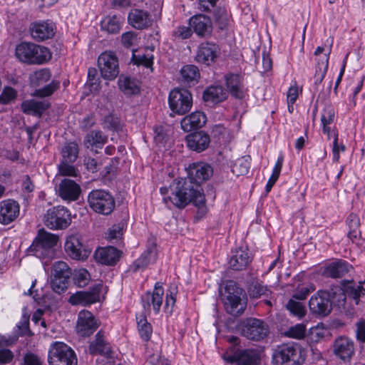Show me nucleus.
<instances>
[{
	"instance_id": "nucleus-1",
	"label": "nucleus",
	"mask_w": 365,
	"mask_h": 365,
	"mask_svg": "<svg viewBox=\"0 0 365 365\" xmlns=\"http://www.w3.org/2000/svg\"><path fill=\"white\" fill-rule=\"evenodd\" d=\"M187 174V178L175 180L170 185L173 196L170 197V200L175 207L181 209L190 202L198 207H203L205 197L200 183L212 175V168L205 163H194L190 165Z\"/></svg>"
},
{
	"instance_id": "nucleus-2",
	"label": "nucleus",
	"mask_w": 365,
	"mask_h": 365,
	"mask_svg": "<svg viewBox=\"0 0 365 365\" xmlns=\"http://www.w3.org/2000/svg\"><path fill=\"white\" fill-rule=\"evenodd\" d=\"M346 297L341 286L334 285L328 290H319L312 296L309 301L310 312L318 317H327L331 310L333 304L340 307L345 304Z\"/></svg>"
},
{
	"instance_id": "nucleus-3",
	"label": "nucleus",
	"mask_w": 365,
	"mask_h": 365,
	"mask_svg": "<svg viewBox=\"0 0 365 365\" xmlns=\"http://www.w3.org/2000/svg\"><path fill=\"white\" fill-rule=\"evenodd\" d=\"M15 54L21 62L28 65H41L51 58V53L48 48L30 42L17 45Z\"/></svg>"
},
{
	"instance_id": "nucleus-4",
	"label": "nucleus",
	"mask_w": 365,
	"mask_h": 365,
	"mask_svg": "<svg viewBox=\"0 0 365 365\" xmlns=\"http://www.w3.org/2000/svg\"><path fill=\"white\" fill-rule=\"evenodd\" d=\"M273 365H301L300 346L294 342L283 343L272 351Z\"/></svg>"
},
{
	"instance_id": "nucleus-5",
	"label": "nucleus",
	"mask_w": 365,
	"mask_h": 365,
	"mask_svg": "<svg viewBox=\"0 0 365 365\" xmlns=\"http://www.w3.org/2000/svg\"><path fill=\"white\" fill-rule=\"evenodd\" d=\"M88 203L96 213L108 215L115 209V201L110 192L104 190H93L88 195Z\"/></svg>"
},
{
	"instance_id": "nucleus-6",
	"label": "nucleus",
	"mask_w": 365,
	"mask_h": 365,
	"mask_svg": "<svg viewBox=\"0 0 365 365\" xmlns=\"http://www.w3.org/2000/svg\"><path fill=\"white\" fill-rule=\"evenodd\" d=\"M48 362L49 365H77V358L70 346L56 341L49 348Z\"/></svg>"
},
{
	"instance_id": "nucleus-7",
	"label": "nucleus",
	"mask_w": 365,
	"mask_h": 365,
	"mask_svg": "<svg viewBox=\"0 0 365 365\" xmlns=\"http://www.w3.org/2000/svg\"><path fill=\"white\" fill-rule=\"evenodd\" d=\"M225 292L227 295L224 304L227 312L233 316L242 314L246 307V303L242 299L243 289L234 281H228L225 285Z\"/></svg>"
},
{
	"instance_id": "nucleus-8",
	"label": "nucleus",
	"mask_w": 365,
	"mask_h": 365,
	"mask_svg": "<svg viewBox=\"0 0 365 365\" xmlns=\"http://www.w3.org/2000/svg\"><path fill=\"white\" fill-rule=\"evenodd\" d=\"M43 222L49 229L65 230L71 223V215L66 207L60 205L54 206L47 210L43 217Z\"/></svg>"
},
{
	"instance_id": "nucleus-9",
	"label": "nucleus",
	"mask_w": 365,
	"mask_h": 365,
	"mask_svg": "<svg viewBox=\"0 0 365 365\" xmlns=\"http://www.w3.org/2000/svg\"><path fill=\"white\" fill-rule=\"evenodd\" d=\"M72 270L63 261L55 262L51 267V287L58 294L65 292L68 287Z\"/></svg>"
},
{
	"instance_id": "nucleus-10",
	"label": "nucleus",
	"mask_w": 365,
	"mask_h": 365,
	"mask_svg": "<svg viewBox=\"0 0 365 365\" xmlns=\"http://www.w3.org/2000/svg\"><path fill=\"white\" fill-rule=\"evenodd\" d=\"M58 242V237L45 231L39 232L31 245V251L39 258H50L53 255V247Z\"/></svg>"
},
{
	"instance_id": "nucleus-11",
	"label": "nucleus",
	"mask_w": 365,
	"mask_h": 365,
	"mask_svg": "<svg viewBox=\"0 0 365 365\" xmlns=\"http://www.w3.org/2000/svg\"><path fill=\"white\" fill-rule=\"evenodd\" d=\"M240 334L248 339L260 341L269 333V327L266 322L256 318L244 320L239 327Z\"/></svg>"
},
{
	"instance_id": "nucleus-12",
	"label": "nucleus",
	"mask_w": 365,
	"mask_h": 365,
	"mask_svg": "<svg viewBox=\"0 0 365 365\" xmlns=\"http://www.w3.org/2000/svg\"><path fill=\"white\" fill-rule=\"evenodd\" d=\"M168 103L170 110L174 113L184 115L191 109L192 94L187 89H173L169 94Z\"/></svg>"
},
{
	"instance_id": "nucleus-13",
	"label": "nucleus",
	"mask_w": 365,
	"mask_h": 365,
	"mask_svg": "<svg viewBox=\"0 0 365 365\" xmlns=\"http://www.w3.org/2000/svg\"><path fill=\"white\" fill-rule=\"evenodd\" d=\"M98 65L101 76L107 80H113L119 74L118 60L111 51L101 53L98 59Z\"/></svg>"
},
{
	"instance_id": "nucleus-14",
	"label": "nucleus",
	"mask_w": 365,
	"mask_h": 365,
	"mask_svg": "<svg viewBox=\"0 0 365 365\" xmlns=\"http://www.w3.org/2000/svg\"><path fill=\"white\" fill-rule=\"evenodd\" d=\"M99 327V323L93 314L87 310L81 311L78 316L76 331L81 336H88Z\"/></svg>"
},
{
	"instance_id": "nucleus-15",
	"label": "nucleus",
	"mask_w": 365,
	"mask_h": 365,
	"mask_svg": "<svg viewBox=\"0 0 365 365\" xmlns=\"http://www.w3.org/2000/svg\"><path fill=\"white\" fill-rule=\"evenodd\" d=\"M102 287L101 284H96L89 291L77 292L70 297L68 302L73 305L86 306L93 304L99 301Z\"/></svg>"
},
{
	"instance_id": "nucleus-16",
	"label": "nucleus",
	"mask_w": 365,
	"mask_h": 365,
	"mask_svg": "<svg viewBox=\"0 0 365 365\" xmlns=\"http://www.w3.org/2000/svg\"><path fill=\"white\" fill-rule=\"evenodd\" d=\"M55 29V25L49 20L38 21L30 24L29 31L34 40L43 41L54 36Z\"/></svg>"
},
{
	"instance_id": "nucleus-17",
	"label": "nucleus",
	"mask_w": 365,
	"mask_h": 365,
	"mask_svg": "<svg viewBox=\"0 0 365 365\" xmlns=\"http://www.w3.org/2000/svg\"><path fill=\"white\" fill-rule=\"evenodd\" d=\"M224 359L235 365H257L260 361L259 354L253 350H240L234 354L226 353Z\"/></svg>"
},
{
	"instance_id": "nucleus-18",
	"label": "nucleus",
	"mask_w": 365,
	"mask_h": 365,
	"mask_svg": "<svg viewBox=\"0 0 365 365\" xmlns=\"http://www.w3.org/2000/svg\"><path fill=\"white\" fill-rule=\"evenodd\" d=\"M332 351L336 357L348 362L354 354V342L347 337L339 336L334 340Z\"/></svg>"
},
{
	"instance_id": "nucleus-19",
	"label": "nucleus",
	"mask_w": 365,
	"mask_h": 365,
	"mask_svg": "<svg viewBox=\"0 0 365 365\" xmlns=\"http://www.w3.org/2000/svg\"><path fill=\"white\" fill-rule=\"evenodd\" d=\"M20 213V205L14 200L8 199L0 202V223L9 225L16 220Z\"/></svg>"
},
{
	"instance_id": "nucleus-20",
	"label": "nucleus",
	"mask_w": 365,
	"mask_h": 365,
	"mask_svg": "<svg viewBox=\"0 0 365 365\" xmlns=\"http://www.w3.org/2000/svg\"><path fill=\"white\" fill-rule=\"evenodd\" d=\"M64 248L66 253L72 259L78 260L86 259L91 252L90 250L85 248L78 235H70L68 237Z\"/></svg>"
},
{
	"instance_id": "nucleus-21",
	"label": "nucleus",
	"mask_w": 365,
	"mask_h": 365,
	"mask_svg": "<svg viewBox=\"0 0 365 365\" xmlns=\"http://www.w3.org/2000/svg\"><path fill=\"white\" fill-rule=\"evenodd\" d=\"M219 48L210 42L201 43L197 49L195 61L198 63L210 66L217 57Z\"/></svg>"
},
{
	"instance_id": "nucleus-22",
	"label": "nucleus",
	"mask_w": 365,
	"mask_h": 365,
	"mask_svg": "<svg viewBox=\"0 0 365 365\" xmlns=\"http://www.w3.org/2000/svg\"><path fill=\"white\" fill-rule=\"evenodd\" d=\"M163 294L164 289L162 287V284L160 282H156L153 292H148L142 297L143 307L145 311L149 312L152 306L154 312L158 313L163 304Z\"/></svg>"
},
{
	"instance_id": "nucleus-23",
	"label": "nucleus",
	"mask_w": 365,
	"mask_h": 365,
	"mask_svg": "<svg viewBox=\"0 0 365 365\" xmlns=\"http://www.w3.org/2000/svg\"><path fill=\"white\" fill-rule=\"evenodd\" d=\"M81 189L74 180L65 178L58 185L57 192L65 201L71 202L78 199Z\"/></svg>"
},
{
	"instance_id": "nucleus-24",
	"label": "nucleus",
	"mask_w": 365,
	"mask_h": 365,
	"mask_svg": "<svg viewBox=\"0 0 365 365\" xmlns=\"http://www.w3.org/2000/svg\"><path fill=\"white\" fill-rule=\"evenodd\" d=\"M122 252L111 246L98 248L94 253L95 260L101 264L113 266L121 257Z\"/></svg>"
},
{
	"instance_id": "nucleus-25",
	"label": "nucleus",
	"mask_w": 365,
	"mask_h": 365,
	"mask_svg": "<svg viewBox=\"0 0 365 365\" xmlns=\"http://www.w3.org/2000/svg\"><path fill=\"white\" fill-rule=\"evenodd\" d=\"M189 25L198 36L205 37L210 36L212 31L210 19L204 14H197L192 16L189 20Z\"/></svg>"
},
{
	"instance_id": "nucleus-26",
	"label": "nucleus",
	"mask_w": 365,
	"mask_h": 365,
	"mask_svg": "<svg viewBox=\"0 0 365 365\" xmlns=\"http://www.w3.org/2000/svg\"><path fill=\"white\" fill-rule=\"evenodd\" d=\"M185 140L187 147L197 153L205 150L210 143V135L202 130L187 135Z\"/></svg>"
},
{
	"instance_id": "nucleus-27",
	"label": "nucleus",
	"mask_w": 365,
	"mask_h": 365,
	"mask_svg": "<svg viewBox=\"0 0 365 365\" xmlns=\"http://www.w3.org/2000/svg\"><path fill=\"white\" fill-rule=\"evenodd\" d=\"M129 24L136 29H147L152 25V18L147 11L133 9L128 14Z\"/></svg>"
},
{
	"instance_id": "nucleus-28",
	"label": "nucleus",
	"mask_w": 365,
	"mask_h": 365,
	"mask_svg": "<svg viewBox=\"0 0 365 365\" xmlns=\"http://www.w3.org/2000/svg\"><path fill=\"white\" fill-rule=\"evenodd\" d=\"M250 262L251 257L248 250L240 247L232 252L228 264L232 269L241 271L246 269Z\"/></svg>"
},
{
	"instance_id": "nucleus-29",
	"label": "nucleus",
	"mask_w": 365,
	"mask_h": 365,
	"mask_svg": "<svg viewBox=\"0 0 365 365\" xmlns=\"http://www.w3.org/2000/svg\"><path fill=\"white\" fill-rule=\"evenodd\" d=\"M157 258V250L155 245L147 250L130 265V269L134 272L145 269L150 264L154 263Z\"/></svg>"
},
{
	"instance_id": "nucleus-30",
	"label": "nucleus",
	"mask_w": 365,
	"mask_h": 365,
	"mask_svg": "<svg viewBox=\"0 0 365 365\" xmlns=\"http://www.w3.org/2000/svg\"><path fill=\"white\" fill-rule=\"evenodd\" d=\"M204 113L195 111L183 118L180 122L182 129L185 132L202 128L206 123Z\"/></svg>"
},
{
	"instance_id": "nucleus-31",
	"label": "nucleus",
	"mask_w": 365,
	"mask_h": 365,
	"mask_svg": "<svg viewBox=\"0 0 365 365\" xmlns=\"http://www.w3.org/2000/svg\"><path fill=\"white\" fill-rule=\"evenodd\" d=\"M50 107V103L46 100L36 101L34 99L24 101L21 108L24 113L41 117L43 112Z\"/></svg>"
},
{
	"instance_id": "nucleus-32",
	"label": "nucleus",
	"mask_w": 365,
	"mask_h": 365,
	"mask_svg": "<svg viewBox=\"0 0 365 365\" xmlns=\"http://www.w3.org/2000/svg\"><path fill=\"white\" fill-rule=\"evenodd\" d=\"M227 91L219 85L210 86L203 92L202 98L205 102L210 103H219L227 99Z\"/></svg>"
},
{
	"instance_id": "nucleus-33",
	"label": "nucleus",
	"mask_w": 365,
	"mask_h": 365,
	"mask_svg": "<svg viewBox=\"0 0 365 365\" xmlns=\"http://www.w3.org/2000/svg\"><path fill=\"white\" fill-rule=\"evenodd\" d=\"M108 141V136L101 130H93L87 133L83 144L87 149H101Z\"/></svg>"
},
{
	"instance_id": "nucleus-34",
	"label": "nucleus",
	"mask_w": 365,
	"mask_h": 365,
	"mask_svg": "<svg viewBox=\"0 0 365 365\" xmlns=\"http://www.w3.org/2000/svg\"><path fill=\"white\" fill-rule=\"evenodd\" d=\"M351 266L344 260L331 262L327 266L324 274L333 279L341 278L348 273Z\"/></svg>"
},
{
	"instance_id": "nucleus-35",
	"label": "nucleus",
	"mask_w": 365,
	"mask_h": 365,
	"mask_svg": "<svg viewBox=\"0 0 365 365\" xmlns=\"http://www.w3.org/2000/svg\"><path fill=\"white\" fill-rule=\"evenodd\" d=\"M89 352L91 354H101L107 357H111V349L104 339L101 331H98L96 335V339L89 345Z\"/></svg>"
},
{
	"instance_id": "nucleus-36",
	"label": "nucleus",
	"mask_w": 365,
	"mask_h": 365,
	"mask_svg": "<svg viewBox=\"0 0 365 365\" xmlns=\"http://www.w3.org/2000/svg\"><path fill=\"white\" fill-rule=\"evenodd\" d=\"M225 82L230 94L238 99L244 97L241 77L238 74L230 73L225 76Z\"/></svg>"
},
{
	"instance_id": "nucleus-37",
	"label": "nucleus",
	"mask_w": 365,
	"mask_h": 365,
	"mask_svg": "<svg viewBox=\"0 0 365 365\" xmlns=\"http://www.w3.org/2000/svg\"><path fill=\"white\" fill-rule=\"evenodd\" d=\"M331 51V48H329L327 53H324L322 56L318 58L314 76L316 89H317L318 86L322 82L328 70L329 58Z\"/></svg>"
},
{
	"instance_id": "nucleus-38",
	"label": "nucleus",
	"mask_w": 365,
	"mask_h": 365,
	"mask_svg": "<svg viewBox=\"0 0 365 365\" xmlns=\"http://www.w3.org/2000/svg\"><path fill=\"white\" fill-rule=\"evenodd\" d=\"M181 81L185 85H195L200 77V71L195 65H185L180 70Z\"/></svg>"
},
{
	"instance_id": "nucleus-39",
	"label": "nucleus",
	"mask_w": 365,
	"mask_h": 365,
	"mask_svg": "<svg viewBox=\"0 0 365 365\" xmlns=\"http://www.w3.org/2000/svg\"><path fill=\"white\" fill-rule=\"evenodd\" d=\"M346 225L349 227L347 237L353 242H356L361 237L360 220L357 215L351 213L346 219Z\"/></svg>"
},
{
	"instance_id": "nucleus-40",
	"label": "nucleus",
	"mask_w": 365,
	"mask_h": 365,
	"mask_svg": "<svg viewBox=\"0 0 365 365\" xmlns=\"http://www.w3.org/2000/svg\"><path fill=\"white\" fill-rule=\"evenodd\" d=\"M136 322L138 331L141 339L145 341H149L153 333V328L148 322L146 317L143 314L136 316Z\"/></svg>"
},
{
	"instance_id": "nucleus-41",
	"label": "nucleus",
	"mask_w": 365,
	"mask_h": 365,
	"mask_svg": "<svg viewBox=\"0 0 365 365\" xmlns=\"http://www.w3.org/2000/svg\"><path fill=\"white\" fill-rule=\"evenodd\" d=\"M101 27L108 34H117L120 29V18L115 15L106 16L101 21Z\"/></svg>"
},
{
	"instance_id": "nucleus-42",
	"label": "nucleus",
	"mask_w": 365,
	"mask_h": 365,
	"mask_svg": "<svg viewBox=\"0 0 365 365\" xmlns=\"http://www.w3.org/2000/svg\"><path fill=\"white\" fill-rule=\"evenodd\" d=\"M51 73L48 68H41L30 75V83L33 86H40L50 80Z\"/></svg>"
},
{
	"instance_id": "nucleus-43",
	"label": "nucleus",
	"mask_w": 365,
	"mask_h": 365,
	"mask_svg": "<svg viewBox=\"0 0 365 365\" xmlns=\"http://www.w3.org/2000/svg\"><path fill=\"white\" fill-rule=\"evenodd\" d=\"M213 17L220 29H224L227 27L230 15L226 8L216 7L213 11Z\"/></svg>"
},
{
	"instance_id": "nucleus-44",
	"label": "nucleus",
	"mask_w": 365,
	"mask_h": 365,
	"mask_svg": "<svg viewBox=\"0 0 365 365\" xmlns=\"http://www.w3.org/2000/svg\"><path fill=\"white\" fill-rule=\"evenodd\" d=\"M78 145L76 143H66L61 149L63 160L75 162L78 158Z\"/></svg>"
},
{
	"instance_id": "nucleus-45",
	"label": "nucleus",
	"mask_w": 365,
	"mask_h": 365,
	"mask_svg": "<svg viewBox=\"0 0 365 365\" xmlns=\"http://www.w3.org/2000/svg\"><path fill=\"white\" fill-rule=\"evenodd\" d=\"M118 83L120 89L126 95L135 94L139 91L138 87L130 77L120 76Z\"/></svg>"
},
{
	"instance_id": "nucleus-46",
	"label": "nucleus",
	"mask_w": 365,
	"mask_h": 365,
	"mask_svg": "<svg viewBox=\"0 0 365 365\" xmlns=\"http://www.w3.org/2000/svg\"><path fill=\"white\" fill-rule=\"evenodd\" d=\"M286 308L289 311L292 315L297 317L298 318L304 317L307 313L306 307L303 302H299L293 298H291L287 302Z\"/></svg>"
},
{
	"instance_id": "nucleus-47",
	"label": "nucleus",
	"mask_w": 365,
	"mask_h": 365,
	"mask_svg": "<svg viewBox=\"0 0 365 365\" xmlns=\"http://www.w3.org/2000/svg\"><path fill=\"white\" fill-rule=\"evenodd\" d=\"M306 325L301 323L292 326L284 332V335L289 338L302 339L306 336Z\"/></svg>"
},
{
	"instance_id": "nucleus-48",
	"label": "nucleus",
	"mask_w": 365,
	"mask_h": 365,
	"mask_svg": "<svg viewBox=\"0 0 365 365\" xmlns=\"http://www.w3.org/2000/svg\"><path fill=\"white\" fill-rule=\"evenodd\" d=\"M283 162H284V157L282 155H280L278 157L277 160L275 163V165L273 168L272 173L267 182L266 191L267 192L271 190L272 187L274 186V185L278 180L279 176L280 175L282 168Z\"/></svg>"
},
{
	"instance_id": "nucleus-49",
	"label": "nucleus",
	"mask_w": 365,
	"mask_h": 365,
	"mask_svg": "<svg viewBox=\"0 0 365 365\" xmlns=\"http://www.w3.org/2000/svg\"><path fill=\"white\" fill-rule=\"evenodd\" d=\"M73 280L77 287H84L88 284L91 275L86 269H81L74 272Z\"/></svg>"
},
{
	"instance_id": "nucleus-50",
	"label": "nucleus",
	"mask_w": 365,
	"mask_h": 365,
	"mask_svg": "<svg viewBox=\"0 0 365 365\" xmlns=\"http://www.w3.org/2000/svg\"><path fill=\"white\" fill-rule=\"evenodd\" d=\"M86 85L92 92H98L100 90V79L98 78V71L96 68H90L88 69Z\"/></svg>"
},
{
	"instance_id": "nucleus-51",
	"label": "nucleus",
	"mask_w": 365,
	"mask_h": 365,
	"mask_svg": "<svg viewBox=\"0 0 365 365\" xmlns=\"http://www.w3.org/2000/svg\"><path fill=\"white\" fill-rule=\"evenodd\" d=\"M59 86V81H52L49 84L45 86L44 87L39 89H36L33 95L34 96L41 98L50 96L55 91L58 89Z\"/></svg>"
},
{
	"instance_id": "nucleus-52",
	"label": "nucleus",
	"mask_w": 365,
	"mask_h": 365,
	"mask_svg": "<svg viewBox=\"0 0 365 365\" xmlns=\"http://www.w3.org/2000/svg\"><path fill=\"white\" fill-rule=\"evenodd\" d=\"M250 163L246 157L238 159L234 164L232 172L237 176L248 173Z\"/></svg>"
},
{
	"instance_id": "nucleus-53",
	"label": "nucleus",
	"mask_w": 365,
	"mask_h": 365,
	"mask_svg": "<svg viewBox=\"0 0 365 365\" xmlns=\"http://www.w3.org/2000/svg\"><path fill=\"white\" fill-rule=\"evenodd\" d=\"M132 62L133 64L138 66H144L146 68H150L152 69V66L153 64V54H139L135 55L133 54Z\"/></svg>"
},
{
	"instance_id": "nucleus-54",
	"label": "nucleus",
	"mask_w": 365,
	"mask_h": 365,
	"mask_svg": "<svg viewBox=\"0 0 365 365\" xmlns=\"http://www.w3.org/2000/svg\"><path fill=\"white\" fill-rule=\"evenodd\" d=\"M345 287V289H343L344 292V294H348L351 297H352L354 299H358L361 295L365 294V289L363 287L361 284H350L345 286V284H343Z\"/></svg>"
},
{
	"instance_id": "nucleus-55",
	"label": "nucleus",
	"mask_w": 365,
	"mask_h": 365,
	"mask_svg": "<svg viewBox=\"0 0 365 365\" xmlns=\"http://www.w3.org/2000/svg\"><path fill=\"white\" fill-rule=\"evenodd\" d=\"M315 289V287L313 284H309L298 287L292 296V298L297 301H303Z\"/></svg>"
},
{
	"instance_id": "nucleus-56",
	"label": "nucleus",
	"mask_w": 365,
	"mask_h": 365,
	"mask_svg": "<svg viewBox=\"0 0 365 365\" xmlns=\"http://www.w3.org/2000/svg\"><path fill=\"white\" fill-rule=\"evenodd\" d=\"M72 163L73 162L62 160L61 164L58 165L59 174L63 176H78V170L73 165L70 164Z\"/></svg>"
},
{
	"instance_id": "nucleus-57",
	"label": "nucleus",
	"mask_w": 365,
	"mask_h": 365,
	"mask_svg": "<svg viewBox=\"0 0 365 365\" xmlns=\"http://www.w3.org/2000/svg\"><path fill=\"white\" fill-rule=\"evenodd\" d=\"M192 28L190 26H177L175 30L173 32V36L175 38L184 40L189 38L192 34V31L191 29Z\"/></svg>"
},
{
	"instance_id": "nucleus-58",
	"label": "nucleus",
	"mask_w": 365,
	"mask_h": 365,
	"mask_svg": "<svg viewBox=\"0 0 365 365\" xmlns=\"http://www.w3.org/2000/svg\"><path fill=\"white\" fill-rule=\"evenodd\" d=\"M124 226L123 222L113 225L108 231L107 238L109 240L120 238L123 234Z\"/></svg>"
},
{
	"instance_id": "nucleus-59",
	"label": "nucleus",
	"mask_w": 365,
	"mask_h": 365,
	"mask_svg": "<svg viewBox=\"0 0 365 365\" xmlns=\"http://www.w3.org/2000/svg\"><path fill=\"white\" fill-rule=\"evenodd\" d=\"M121 42L126 48H130L138 43L137 34L134 31H128L122 34Z\"/></svg>"
},
{
	"instance_id": "nucleus-60",
	"label": "nucleus",
	"mask_w": 365,
	"mask_h": 365,
	"mask_svg": "<svg viewBox=\"0 0 365 365\" xmlns=\"http://www.w3.org/2000/svg\"><path fill=\"white\" fill-rule=\"evenodd\" d=\"M16 97V91L11 87H5L0 95V103L6 104Z\"/></svg>"
},
{
	"instance_id": "nucleus-61",
	"label": "nucleus",
	"mask_w": 365,
	"mask_h": 365,
	"mask_svg": "<svg viewBox=\"0 0 365 365\" xmlns=\"http://www.w3.org/2000/svg\"><path fill=\"white\" fill-rule=\"evenodd\" d=\"M306 340L309 344L317 343L324 338V334L316 327L310 329L308 334H306Z\"/></svg>"
},
{
	"instance_id": "nucleus-62",
	"label": "nucleus",
	"mask_w": 365,
	"mask_h": 365,
	"mask_svg": "<svg viewBox=\"0 0 365 365\" xmlns=\"http://www.w3.org/2000/svg\"><path fill=\"white\" fill-rule=\"evenodd\" d=\"M334 110L331 107L325 108L322 113L321 121L322 125H329L333 123L334 119Z\"/></svg>"
},
{
	"instance_id": "nucleus-63",
	"label": "nucleus",
	"mask_w": 365,
	"mask_h": 365,
	"mask_svg": "<svg viewBox=\"0 0 365 365\" xmlns=\"http://www.w3.org/2000/svg\"><path fill=\"white\" fill-rule=\"evenodd\" d=\"M105 124L108 129L113 130H119L120 128V123L118 118L109 115L105 117Z\"/></svg>"
},
{
	"instance_id": "nucleus-64",
	"label": "nucleus",
	"mask_w": 365,
	"mask_h": 365,
	"mask_svg": "<svg viewBox=\"0 0 365 365\" xmlns=\"http://www.w3.org/2000/svg\"><path fill=\"white\" fill-rule=\"evenodd\" d=\"M24 365H43V361L37 355L28 353L24 356Z\"/></svg>"
}]
</instances>
